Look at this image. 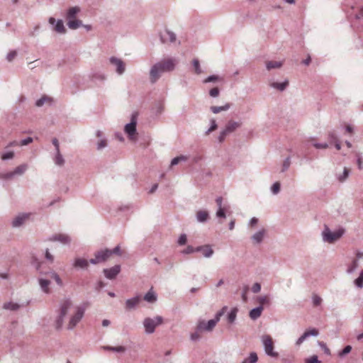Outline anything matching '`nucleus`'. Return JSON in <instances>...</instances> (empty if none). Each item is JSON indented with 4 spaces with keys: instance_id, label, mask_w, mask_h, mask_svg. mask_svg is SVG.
Returning a JSON list of instances; mask_svg holds the SVG:
<instances>
[{
    "instance_id": "nucleus-3",
    "label": "nucleus",
    "mask_w": 363,
    "mask_h": 363,
    "mask_svg": "<svg viewBox=\"0 0 363 363\" xmlns=\"http://www.w3.org/2000/svg\"><path fill=\"white\" fill-rule=\"evenodd\" d=\"M223 314V311L222 310L216 314L213 319L209 320L208 322H206L205 320H199L196 325V330L199 331H211L220 320Z\"/></svg>"
},
{
    "instance_id": "nucleus-18",
    "label": "nucleus",
    "mask_w": 363,
    "mask_h": 363,
    "mask_svg": "<svg viewBox=\"0 0 363 363\" xmlns=\"http://www.w3.org/2000/svg\"><path fill=\"white\" fill-rule=\"evenodd\" d=\"M318 330L315 328H313L310 330H306L303 333V334L296 340V345H300L306 338L310 336H318Z\"/></svg>"
},
{
    "instance_id": "nucleus-41",
    "label": "nucleus",
    "mask_w": 363,
    "mask_h": 363,
    "mask_svg": "<svg viewBox=\"0 0 363 363\" xmlns=\"http://www.w3.org/2000/svg\"><path fill=\"white\" fill-rule=\"evenodd\" d=\"M192 65L194 66L195 72L197 74H200L202 72V70H201V67H200L199 60L198 59H194L193 61H192Z\"/></svg>"
},
{
    "instance_id": "nucleus-46",
    "label": "nucleus",
    "mask_w": 363,
    "mask_h": 363,
    "mask_svg": "<svg viewBox=\"0 0 363 363\" xmlns=\"http://www.w3.org/2000/svg\"><path fill=\"white\" fill-rule=\"evenodd\" d=\"M186 159H187L186 157H185L184 155L176 157H174V158H173L172 160V161H171V166L176 165V164H177L181 161H186Z\"/></svg>"
},
{
    "instance_id": "nucleus-9",
    "label": "nucleus",
    "mask_w": 363,
    "mask_h": 363,
    "mask_svg": "<svg viewBox=\"0 0 363 363\" xmlns=\"http://www.w3.org/2000/svg\"><path fill=\"white\" fill-rule=\"evenodd\" d=\"M85 311V308L82 306H78L77 308V311L74 315H73L69 320L67 328L69 330H72L77 323L82 320L84 316Z\"/></svg>"
},
{
    "instance_id": "nucleus-33",
    "label": "nucleus",
    "mask_w": 363,
    "mask_h": 363,
    "mask_svg": "<svg viewBox=\"0 0 363 363\" xmlns=\"http://www.w3.org/2000/svg\"><path fill=\"white\" fill-rule=\"evenodd\" d=\"M31 264L40 274L43 275L45 273V272H44L41 268L43 263L38 261L36 257H33Z\"/></svg>"
},
{
    "instance_id": "nucleus-21",
    "label": "nucleus",
    "mask_w": 363,
    "mask_h": 363,
    "mask_svg": "<svg viewBox=\"0 0 363 363\" xmlns=\"http://www.w3.org/2000/svg\"><path fill=\"white\" fill-rule=\"evenodd\" d=\"M80 11L81 9L77 6L69 8L66 13V19L67 22L73 19H77V16Z\"/></svg>"
},
{
    "instance_id": "nucleus-61",
    "label": "nucleus",
    "mask_w": 363,
    "mask_h": 363,
    "mask_svg": "<svg viewBox=\"0 0 363 363\" xmlns=\"http://www.w3.org/2000/svg\"><path fill=\"white\" fill-rule=\"evenodd\" d=\"M328 140L330 142H335L338 140L337 136L336 133H335V131H330L328 133Z\"/></svg>"
},
{
    "instance_id": "nucleus-28",
    "label": "nucleus",
    "mask_w": 363,
    "mask_h": 363,
    "mask_svg": "<svg viewBox=\"0 0 363 363\" xmlns=\"http://www.w3.org/2000/svg\"><path fill=\"white\" fill-rule=\"evenodd\" d=\"M144 300L146 301L148 303H155L157 301V294L155 293V291L152 290V288H151L147 293L145 294L144 296Z\"/></svg>"
},
{
    "instance_id": "nucleus-32",
    "label": "nucleus",
    "mask_w": 363,
    "mask_h": 363,
    "mask_svg": "<svg viewBox=\"0 0 363 363\" xmlns=\"http://www.w3.org/2000/svg\"><path fill=\"white\" fill-rule=\"evenodd\" d=\"M283 65L282 62L278 61H267L266 62V68L267 70H271L272 69H279Z\"/></svg>"
},
{
    "instance_id": "nucleus-49",
    "label": "nucleus",
    "mask_w": 363,
    "mask_h": 363,
    "mask_svg": "<svg viewBox=\"0 0 363 363\" xmlns=\"http://www.w3.org/2000/svg\"><path fill=\"white\" fill-rule=\"evenodd\" d=\"M290 164H291V158L289 157H288L284 160V161L283 162L281 172H284L285 171H286L289 168Z\"/></svg>"
},
{
    "instance_id": "nucleus-59",
    "label": "nucleus",
    "mask_w": 363,
    "mask_h": 363,
    "mask_svg": "<svg viewBox=\"0 0 363 363\" xmlns=\"http://www.w3.org/2000/svg\"><path fill=\"white\" fill-rule=\"evenodd\" d=\"M13 156H14L13 152L9 151V152H5L2 155L1 159L3 160H7L12 159L13 157Z\"/></svg>"
},
{
    "instance_id": "nucleus-31",
    "label": "nucleus",
    "mask_w": 363,
    "mask_h": 363,
    "mask_svg": "<svg viewBox=\"0 0 363 363\" xmlns=\"http://www.w3.org/2000/svg\"><path fill=\"white\" fill-rule=\"evenodd\" d=\"M67 24L69 28L72 30H76L83 26L82 21L77 18L69 21Z\"/></svg>"
},
{
    "instance_id": "nucleus-52",
    "label": "nucleus",
    "mask_w": 363,
    "mask_h": 363,
    "mask_svg": "<svg viewBox=\"0 0 363 363\" xmlns=\"http://www.w3.org/2000/svg\"><path fill=\"white\" fill-rule=\"evenodd\" d=\"M64 318L65 317L64 316H62L61 315H58L57 319H56V321H55V325H56V328L57 329H60L63 325V322H64Z\"/></svg>"
},
{
    "instance_id": "nucleus-12",
    "label": "nucleus",
    "mask_w": 363,
    "mask_h": 363,
    "mask_svg": "<svg viewBox=\"0 0 363 363\" xmlns=\"http://www.w3.org/2000/svg\"><path fill=\"white\" fill-rule=\"evenodd\" d=\"M160 38L162 43H174L177 41V35L170 30L166 29L163 33H160Z\"/></svg>"
},
{
    "instance_id": "nucleus-13",
    "label": "nucleus",
    "mask_w": 363,
    "mask_h": 363,
    "mask_svg": "<svg viewBox=\"0 0 363 363\" xmlns=\"http://www.w3.org/2000/svg\"><path fill=\"white\" fill-rule=\"evenodd\" d=\"M109 62L111 65L116 67V72L118 74L121 75L125 72V64L122 60L116 57H111L109 58Z\"/></svg>"
},
{
    "instance_id": "nucleus-50",
    "label": "nucleus",
    "mask_w": 363,
    "mask_h": 363,
    "mask_svg": "<svg viewBox=\"0 0 363 363\" xmlns=\"http://www.w3.org/2000/svg\"><path fill=\"white\" fill-rule=\"evenodd\" d=\"M257 301L262 306L264 304H269L270 303L269 299L267 296H259L257 298Z\"/></svg>"
},
{
    "instance_id": "nucleus-51",
    "label": "nucleus",
    "mask_w": 363,
    "mask_h": 363,
    "mask_svg": "<svg viewBox=\"0 0 363 363\" xmlns=\"http://www.w3.org/2000/svg\"><path fill=\"white\" fill-rule=\"evenodd\" d=\"M280 183L277 182L273 184L271 187V191L273 194H277L280 191Z\"/></svg>"
},
{
    "instance_id": "nucleus-17",
    "label": "nucleus",
    "mask_w": 363,
    "mask_h": 363,
    "mask_svg": "<svg viewBox=\"0 0 363 363\" xmlns=\"http://www.w3.org/2000/svg\"><path fill=\"white\" fill-rule=\"evenodd\" d=\"M49 23L52 25H54L55 23V26L54 27V30L58 33H66V28L64 26L63 21L62 20H57V21L53 17H50L48 20Z\"/></svg>"
},
{
    "instance_id": "nucleus-23",
    "label": "nucleus",
    "mask_w": 363,
    "mask_h": 363,
    "mask_svg": "<svg viewBox=\"0 0 363 363\" xmlns=\"http://www.w3.org/2000/svg\"><path fill=\"white\" fill-rule=\"evenodd\" d=\"M265 233L266 231L264 229L258 230L252 236V241L256 244L261 243L264 238Z\"/></svg>"
},
{
    "instance_id": "nucleus-43",
    "label": "nucleus",
    "mask_w": 363,
    "mask_h": 363,
    "mask_svg": "<svg viewBox=\"0 0 363 363\" xmlns=\"http://www.w3.org/2000/svg\"><path fill=\"white\" fill-rule=\"evenodd\" d=\"M349 174H350V169H347V167H345V168H344V170H343V173H342V175H340V176L338 177V180H339L340 182H345V181L347 179V177H348Z\"/></svg>"
},
{
    "instance_id": "nucleus-2",
    "label": "nucleus",
    "mask_w": 363,
    "mask_h": 363,
    "mask_svg": "<svg viewBox=\"0 0 363 363\" xmlns=\"http://www.w3.org/2000/svg\"><path fill=\"white\" fill-rule=\"evenodd\" d=\"M345 233V229L340 228L335 232H332L328 225L324 226L322 232L323 240L325 242L333 243L338 240Z\"/></svg>"
},
{
    "instance_id": "nucleus-42",
    "label": "nucleus",
    "mask_w": 363,
    "mask_h": 363,
    "mask_svg": "<svg viewBox=\"0 0 363 363\" xmlns=\"http://www.w3.org/2000/svg\"><path fill=\"white\" fill-rule=\"evenodd\" d=\"M358 266H359L358 261L357 259H354L352 261L351 265L347 268V272L348 274L353 273L357 269Z\"/></svg>"
},
{
    "instance_id": "nucleus-63",
    "label": "nucleus",
    "mask_w": 363,
    "mask_h": 363,
    "mask_svg": "<svg viewBox=\"0 0 363 363\" xmlns=\"http://www.w3.org/2000/svg\"><path fill=\"white\" fill-rule=\"evenodd\" d=\"M321 302H322V298L320 296H318L317 295H314L313 296V303L314 306H318L320 305Z\"/></svg>"
},
{
    "instance_id": "nucleus-5",
    "label": "nucleus",
    "mask_w": 363,
    "mask_h": 363,
    "mask_svg": "<svg viewBox=\"0 0 363 363\" xmlns=\"http://www.w3.org/2000/svg\"><path fill=\"white\" fill-rule=\"evenodd\" d=\"M240 126V122L229 121L225 125V128L220 131L218 137V142L220 143H223L228 135L233 133L236 129H238Z\"/></svg>"
},
{
    "instance_id": "nucleus-25",
    "label": "nucleus",
    "mask_w": 363,
    "mask_h": 363,
    "mask_svg": "<svg viewBox=\"0 0 363 363\" xmlns=\"http://www.w3.org/2000/svg\"><path fill=\"white\" fill-rule=\"evenodd\" d=\"M263 309H264L263 306H259L255 308H252L250 311V314H249L250 318L254 320H257L262 315V312Z\"/></svg>"
},
{
    "instance_id": "nucleus-57",
    "label": "nucleus",
    "mask_w": 363,
    "mask_h": 363,
    "mask_svg": "<svg viewBox=\"0 0 363 363\" xmlns=\"http://www.w3.org/2000/svg\"><path fill=\"white\" fill-rule=\"evenodd\" d=\"M305 363H320V361L318 360V356L313 355L311 357L306 359Z\"/></svg>"
},
{
    "instance_id": "nucleus-4",
    "label": "nucleus",
    "mask_w": 363,
    "mask_h": 363,
    "mask_svg": "<svg viewBox=\"0 0 363 363\" xmlns=\"http://www.w3.org/2000/svg\"><path fill=\"white\" fill-rule=\"evenodd\" d=\"M163 323V318L160 315H157L152 318H146L143 320V325L145 331L147 334H152L155 332V328L158 325H162Z\"/></svg>"
},
{
    "instance_id": "nucleus-10",
    "label": "nucleus",
    "mask_w": 363,
    "mask_h": 363,
    "mask_svg": "<svg viewBox=\"0 0 363 363\" xmlns=\"http://www.w3.org/2000/svg\"><path fill=\"white\" fill-rule=\"evenodd\" d=\"M111 257V252H109V249H105L101 251H99L95 253V257L91 259L89 262L92 264H96L99 263L106 262Z\"/></svg>"
},
{
    "instance_id": "nucleus-16",
    "label": "nucleus",
    "mask_w": 363,
    "mask_h": 363,
    "mask_svg": "<svg viewBox=\"0 0 363 363\" xmlns=\"http://www.w3.org/2000/svg\"><path fill=\"white\" fill-rule=\"evenodd\" d=\"M196 252H201L206 258H210L213 256L214 251L210 245H204L196 247Z\"/></svg>"
},
{
    "instance_id": "nucleus-60",
    "label": "nucleus",
    "mask_w": 363,
    "mask_h": 363,
    "mask_svg": "<svg viewBox=\"0 0 363 363\" xmlns=\"http://www.w3.org/2000/svg\"><path fill=\"white\" fill-rule=\"evenodd\" d=\"M17 55V52L16 50L10 51L6 55V60L9 62H11Z\"/></svg>"
},
{
    "instance_id": "nucleus-47",
    "label": "nucleus",
    "mask_w": 363,
    "mask_h": 363,
    "mask_svg": "<svg viewBox=\"0 0 363 363\" xmlns=\"http://www.w3.org/2000/svg\"><path fill=\"white\" fill-rule=\"evenodd\" d=\"M351 350H352V347L350 345H347L346 347H344V349L342 350L339 352L338 356L340 357H343L346 354H349L351 352Z\"/></svg>"
},
{
    "instance_id": "nucleus-62",
    "label": "nucleus",
    "mask_w": 363,
    "mask_h": 363,
    "mask_svg": "<svg viewBox=\"0 0 363 363\" xmlns=\"http://www.w3.org/2000/svg\"><path fill=\"white\" fill-rule=\"evenodd\" d=\"M216 216L218 218H225L226 216L223 208H218V211L216 212Z\"/></svg>"
},
{
    "instance_id": "nucleus-14",
    "label": "nucleus",
    "mask_w": 363,
    "mask_h": 363,
    "mask_svg": "<svg viewBox=\"0 0 363 363\" xmlns=\"http://www.w3.org/2000/svg\"><path fill=\"white\" fill-rule=\"evenodd\" d=\"M121 272V266L119 264H116L109 269H104L103 270V272L104 274V276L106 278L108 279H115L117 275Z\"/></svg>"
},
{
    "instance_id": "nucleus-39",
    "label": "nucleus",
    "mask_w": 363,
    "mask_h": 363,
    "mask_svg": "<svg viewBox=\"0 0 363 363\" xmlns=\"http://www.w3.org/2000/svg\"><path fill=\"white\" fill-rule=\"evenodd\" d=\"M237 312H238L237 308H233L230 311V313L228 314V317H227L228 323H233L235 320L236 316H237Z\"/></svg>"
},
{
    "instance_id": "nucleus-36",
    "label": "nucleus",
    "mask_w": 363,
    "mask_h": 363,
    "mask_svg": "<svg viewBox=\"0 0 363 363\" xmlns=\"http://www.w3.org/2000/svg\"><path fill=\"white\" fill-rule=\"evenodd\" d=\"M103 349L105 350H109L116 352H124L125 351V347L123 346H118V347H111V346H104Z\"/></svg>"
},
{
    "instance_id": "nucleus-55",
    "label": "nucleus",
    "mask_w": 363,
    "mask_h": 363,
    "mask_svg": "<svg viewBox=\"0 0 363 363\" xmlns=\"http://www.w3.org/2000/svg\"><path fill=\"white\" fill-rule=\"evenodd\" d=\"M187 242V237H186V235L183 233V234H181L179 239H178V241H177V243L179 245H184Z\"/></svg>"
},
{
    "instance_id": "nucleus-48",
    "label": "nucleus",
    "mask_w": 363,
    "mask_h": 363,
    "mask_svg": "<svg viewBox=\"0 0 363 363\" xmlns=\"http://www.w3.org/2000/svg\"><path fill=\"white\" fill-rule=\"evenodd\" d=\"M357 163L359 169H363V160L361 152H356Z\"/></svg>"
},
{
    "instance_id": "nucleus-38",
    "label": "nucleus",
    "mask_w": 363,
    "mask_h": 363,
    "mask_svg": "<svg viewBox=\"0 0 363 363\" xmlns=\"http://www.w3.org/2000/svg\"><path fill=\"white\" fill-rule=\"evenodd\" d=\"M258 360L257 354L255 352H251L248 358L245 359L242 363H256Z\"/></svg>"
},
{
    "instance_id": "nucleus-19",
    "label": "nucleus",
    "mask_w": 363,
    "mask_h": 363,
    "mask_svg": "<svg viewBox=\"0 0 363 363\" xmlns=\"http://www.w3.org/2000/svg\"><path fill=\"white\" fill-rule=\"evenodd\" d=\"M30 303V301H28L26 304H18L17 303H13L12 301L4 303L2 308L5 310H9L11 311H18L21 307L26 306Z\"/></svg>"
},
{
    "instance_id": "nucleus-30",
    "label": "nucleus",
    "mask_w": 363,
    "mask_h": 363,
    "mask_svg": "<svg viewBox=\"0 0 363 363\" xmlns=\"http://www.w3.org/2000/svg\"><path fill=\"white\" fill-rule=\"evenodd\" d=\"M289 85V81L285 80L283 82L279 83V82H272L270 84V86L272 88H274L280 91H283L286 89L287 86Z\"/></svg>"
},
{
    "instance_id": "nucleus-45",
    "label": "nucleus",
    "mask_w": 363,
    "mask_h": 363,
    "mask_svg": "<svg viewBox=\"0 0 363 363\" xmlns=\"http://www.w3.org/2000/svg\"><path fill=\"white\" fill-rule=\"evenodd\" d=\"M210 122H211V126L206 131V135H208L210 133L214 131L218 128V125H217L216 121L215 119H211Z\"/></svg>"
},
{
    "instance_id": "nucleus-20",
    "label": "nucleus",
    "mask_w": 363,
    "mask_h": 363,
    "mask_svg": "<svg viewBox=\"0 0 363 363\" xmlns=\"http://www.w3.org/2000/svg\"><path fill=\"white\" fill-rule=\"evenodd\" d=\"M49 240L58 241L65 245L69 244L71 242L70 238L65 234L54 235L49 238Z\"/></svg>"
},
{
    "instance_id": "nucleus-1",
    "label": "nucleus",
    "mask_w": 363,
    "mask_h": 363,
    "mask_svg": "<svg viewBox=\"0 0 363 363\" xmlns=\"http://www.w3.org/2000/svg\"><path fill=\"white\" fill-rule=\"evenodd\" d=\"M178 61L174 57L164 58L152 66L150 70V81L155 84L164 72L174 70Z\"/></svg>"
},
{
    "instance_id": "nucleus-40",
    "label": "nucleus",
    "mask_w": 363,
    "mask_h": 363,
    "mask_svg": "<svg viewBox=\"0 0 363 363\" xmlns=\"http://www.w3.org/2000/svg\"><path fill=\"white\" fill-rule=\"evenodd\" d=\"M354 282L357 288L362 289L363 287V269L360 272L359 276Z\"/></svg>"
},
{
    "instance_id": "nucleus-34",
    "label": "nucleus",
    "mask_w": 363,
    "mask_h": 363,
    "mask_svg": "<svg viewBox=\"0 0 363 363\" xmlns=\"http://www.w3.org/2000/svg\"><path fill=\"white\" fill-rule=\"evenodd\" d=\"M52 101V98L44 95L40 99H39L36 101L35 106L38 107H41L46 103L51 104Z\"/></svg>"
},
{
    "instance_id": "nucleus-24",
    "label": "nucleus",
    "mask_w": 363,
    "mask_h": 363,
    "mask_svg": "<svg viewBox=\"0 0 363 363\" xmlns=\"http://www.w3.org/2000/svg\"><path fill=\"white\" fill-rule=\"evenodd\" d=\"M39 285L40 286L41 290L45 293L49 294L50 290L49 289V286L50 284V281L44 278L38 279Z\"/></svg>"
},
{
    "instance_id": "nucleus-58",
    "label": "nucleus",
    "mask_w": 363,
    "mask_h": 363,
    "mask_svg": "<svg viewBox=\"0 0 363 363\" xmlns=\"http://www.w3.org/2000/svg\"><path fill=\"white\" fill-rule=\"evenodd\" d=\"M219 94L220 90L218 87H214L209 91V95L213 98L218 97Z\"/></svg>"
},
{
    "instance_id": "nucleus-37",
    "label": "nucleus",
    "mask_w": 363,
    "mask_h": 363,
    "mask_svg": "<svg viewBox=\"0 0 363 363\" xmlns=\"http://www.w3.org/2000/svg\"><path fill=\"white\" fill-rule=\"evenodd\" d=\"M55 164L58 166H62L65 164V160L60 152H56L54 159Z\"/></svg>"
},
{
    "instance_id": "nucleus-15",
    "label": "nucleus",
    "mask_w": 363,
    "mask_h": 363,
    "mask_svg": "<svg viewBox=\"0 0 363 363\" xmlns=\"http://www.w3.org/2000/svg\"><path fill=\"white\" fill-rule=\"evenodd\" d=\"M72 306V302L69 298L62 300L60 303L59 314L65 317Z\"/></svg>"
},
{
    "instance_id": "nucleus-22",
    "label": "nucleus",
    "mask_w": 363,
    "mask_h": 363,
    "mask_svg": "<svg viewBox=\"0 0 363 363\" xmlns=\"http://www.w3.org/2000/svg\"><path fill=\"white\" fill-rule=\"evenodd\" d=\"M140 301V296H136L126 300L125 301V308L128 310L133 309L139 303Z\"/></svg>"
},
{
    "instance_id": "nucleus-56",
    "label": "nucleus",
    "mask_w": 363,
    "mask_h": 363,
    "mask_svg": "<svg viewBox=\"0 0 363 363\" xmlns=\"http://www.w3.org/2000/svg\"><path fill=\"white\" fill-rule=\"evenodd\" d=\"M318 345L323 349L324 353L327 355H330V350L327 347L326 344L323 342H318Z\"/></svg>"
},
{
    "instance_id": "nucleus-11",
    "label": "nucleus",
    "mask_w": 363,
    "mask_h": 363,
    "mask_svg": "<svg viewBox=\"0 0 363 363\" xmlns=\"http://www.w3.org/2000/svg\"><path fill=\"white\" fill-rule=\"evenodd\" d=\"M31 213H22L17 215L11 222V225L13 228H19L22 226L28 219Z\"/></svg>"
},
{
    "instance_id": "nucleus-26",
    "label": "nucleus",
    "mask_w": 363,
    "mask_h": 363,
    "mask_svg": "<svg viewBox=\"0 0 363 363\" xmlns=\"http://www.w3.org/2000/svg\"><path fill=\"white\" fill-rule=\"evenodd\" d=\"M89 261L83 258H76L73 264L74 267L86 269L89 266Z\"/></svg>"
},
{
    "instance_id": "nucleus-35",
    "label": "nucleus",
    "mask_w": 363,
    "mask_h": 363,
    "mask_svg": "<svg viewBox=\"0 0 363 363\" xmlns=\"http://www.w3.org/2000/svg\"><path fill=\"white\" fill-rule=\"evenodd\" d=\"M230 108V104H226L224 106H211L210 108V109H211V111L213 113L216 114V113H220V111H227Z\"/></svg>"
},
{
    "instance_id": "nucleus-64",
    "label": "nucleus",
    "mask_w": 363,
    "mask_h": 363,
    "mask_svg": "<svg viewBox=\"0 0 363 363\" xmlns=\"http://www.w3.org/2000/svg\"><path fill=\"white\" fill-rule=\"evenodd\" d=\"M33 138L31 137H28L19 143V145L21 146L27 145L33 142Z\"/></svg>"
},
{
    "instance_id": "nucleus-53",
    "label": "nucleus",
    "mask_w": 363,
    "mask_h": 363,
    "mask_svg": "<svg viewBox=\"0 0 363 363\" xmlns=\"http://www.w3.org/2000/svg\"><path fill=\"white\" fill-rule=\"evenodd\" d=\"M221 78L217 75H211V76H208L207 78H206L204 80H203V83H209V82H216L219 79H220Z\"/></svg>"
},
{
    "instance_id": "nucleus-6",
    "label": "nucleus",
    "mask_w": 363,
    "mask_h": 363,
    "mask_svg": "<svg viewBox=\"0 0 363 363\" xmlns=\"http://www.w3.org/2000/svg\"><path fill=\"white\" fill-rule=\"evenodd\" d=\"M262 342L264 346V352L268 356L272 357H278V352L274 351V343L272 338L269 335H262Z\"/></svg>"
},
{
    "instance_id": "nucleus-8",
    "label": "nucleus",
    "mask_w": 363,
    "mask_h": 363,
    "mask_svg": "<svg viewBox=\"0 0 363 363\" xmlns=\"http://www.w3.org/2000/svg\"><path fill=\"white\" fill-rule=\"evenodd\" d=\"M28 168L27 164H23L17 167L12 172H9L7 173L0 174V179L9 180L13 179L16 175H22L26 171Z\"/></svg>"
},
{
    "instance_id": "nucleus-29",
    "label": "nucleus",
    "mask_w": 363,
    "mask_h": 363,
    "mask_svg": "<svg viewBox=\"0 0 363 363\" xmlns=\"http://www.w3.org/2000/svg\"><path fill=\"white\" fill-rule=\"evenodd\" d=\"M43 275H46L50 277V278L53 279L57 284L60 286H62L63 283L62 279H60V276L54 271L51 270L49 272H45V273Z\"/></svg>"
},
{
    "instance_id": "nucleus-54",
    "label": "nucleus",
    "mask_w": 363,
    "mask_h": 363,
    "mask_svg": "<svg viewBox=\"0 0 363 363\" xmlns=\"http://www.w3.org/2000/svg\"><path fill=\"white\" fill-rule=\"evenodd\" d=\"M107 146V142L106 140L104 138L100 139V140L97 143L96 148L98 150H101L103 148L106 147Z\"/></svg>"
},
{
    "instance_id": "nucleus-27",
    "label": "nucleus",
    "mask_w": 363,
    "mask_h": 363,
    "mask_svg": "<svg viewBox=\"0 0 363 363\" xmlns=\"http://www.w3.org/2000/svg\"><path fill=\"white\" fill-rule=\"evenodd\" d=\"M209 218V214L207 211H199L196 213V220L199 223H205Z\"/></svg>"
},
{
    "instance_id": "nucleus-44",
    "label": "nucleus",
    "mask_w": 363,
    "mask_h": 363,
    "mask_svg": "<svg viewBox=\"0 0 363 363\" xmlns=\"http://www.w3.org/2000/svg\"><path fill=\"white\" fill-rule=\"evenodd\" d=\"M196 247H194L191 245H188L184 250H183L181 253L183 255H189L194 252H196Z\"/></svg>"
},
{
    "instance_id": "nucleus-7",
    "label": "nucleus",
    "mask_w": 363,
    "mask_h": 363,
    "mask_svg": "<svg viewBox=\"0 0 363 363\" xmlns=\"http://www.w3.org/2000/svg\"><path fill=\"white\" fill-rule=\"evenodd\" d=\"M136 125H137V118L136 115L133 114L131 117L130 123L125 125L124 130L125 133L128 135V138L130 140H135L136 135Z\"/></svg>"
}]
</instances>
